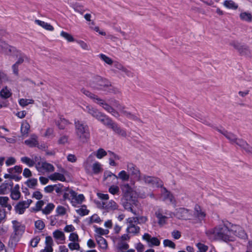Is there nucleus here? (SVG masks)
I'll use <instances>...</instances> for the list:
<instances>
[{"label": "nucleus", "mask_w": 252, "mask_h": 252, "mask_svg": "<svg viewBox=\"0 0 252 252\" xmlns=\"http://www.w3.org/2000/svg\"><path fill=\"white\" fill-rule=\"evenodd\" d=\"M232 223L228 221H222L221 223L216 226L214 228L206 231L207 235L214 240H221L224 242L234 241L231 231Z\"/></svg>", "instance_id": "nucleus-1"}, {"label": "nucleus", "mask_w": 252, "mask_h": 252, "mask_svg": "<svg viewBox=\"0 0 252 252\" xmlns=\"http://www.w3.org/2000/svg\"><path fill=\"white\" fill-rule=\"evenodd\" d=\"M90 86L94 89L106 91L110 93L117 94L118 90L112 86L107 79L100 76H94L90 82Z\"/></svg>", "instance_id": "nucleus-2"}, {"label": "nucleus", "mask_w": 252, "mask_h": 252, "mask_svg": "<svg viewBox=\"0 0 252 252\" xmlns=\"http://www.w3.org/2000/svg\"><path fill=\"white\" fill-rule=\"evenodd\" d=\"M75 133L79 140L83 143L88 141L90 138V131L88 126L82 121L75 120Z\"/></svg>", "instance_id": "nucleus-3"}, {"label": "nucleus", "mask_w": 252, "mask_h": 252, "mask_svg": "<svg viewBox=\"0 0 252 252\" xmlns=\"http://www.w3.org/2000/svg\"><path fill=\"white\" fill-rule=\"evenodd\" d=\"M83 109L85 112L90 114L107 127L109 126L113 121L109 117L91 106H86Z\"/></svg>", "instance_id": "nucleus-4"}, {"label": "nucleus", "mask_w": 252, "mask_h": 252, "mask_svg": "<svg viewBox=\"0 0 252 252\" xmlns=\"http://www.w3.org/2000/svg\"><path fill=\"white\" fill-rule=\"evenodd\" d=\"M141 180H143L145 184L153 187L162 188L163 186L162 181L159 178L155 177L144 175L141 177Z\"/></svg>", "instance_id": "nucleus-5"}, {"label": "nucleus", "mask_w": 252, "mask_h": 252, "mask_svg": "<svg viewBox=\"0 0 252 252\" xmlns=\"http://www.w3.org/2000/svg\"><path fill=\"white\" fill-rule=\"evenodd\" d=\"M13 224V233L11 236L10 239L12 241H15V237L18 235H22L25 231V226L20 224L17 220H14L12 221Z\"/></svg>", "instance_id": "nucleus-6"}, {"label": "nucleus", "mask_w": 252, "mask_h": 252, "mask_svg": "<svg viewBox=\"0 0 252 252\" xmlns=\"http://www.w3.org/2000/svg\"><path fill=\"white\" fill-rule=\"evenodd\" d=\"M122 115L128 119L142 123V120L138 118L135 114L125 110V107L118 103L116 105Z\"/></svg>", "instance_id": "nucleus-7"}, {"label": "nucleus", "mask_w": 252, "mask_h": 252, "mask_svg": "<svg viewBox=\"0 0 252 252\" xmlns=\"http://www.w3.org/2000/svg\"><path fill=\"white\" fill-rule=\"evenodd\" d=\"M174 216L178 219L188 220L191 216L189 210L185 208H179L176 210Z\"/></svg>", "instance_id": "nucleus-8"}, {"label": "nucleus", "mask_w": 252, "mask_h": 252, "mask_svg": "<svg viewBox=\"0 0 252 252\" xmlns=\"http://www.w3.org/2000/svg\"><path fill=\"white\" fill-rule=\"evenodd\" d=\"M231 231L233 236V235H235L243 239H245L247 238V235L245 230L239 225L232 224Z\"/></svg>", "instance_id": "nucleus-9"}, {"label": "nucleus", "mask_w": 252, "mask_h": 252, "mask_svg": "<svg viewBox=\"0 0 252 252\" xmlns=\"http://www.w3.org/2000/svg\"><path fill=\"white\" fill-rule=\"evenodd\" d=\"M127 169L129 172L132 176H133L134 178L137 179V180H141L140 171L139 169L132 163H128L127 164Z\"/></svg>", "instance_id": "nucleus-10"}, {"label": "nucleus", "mask_w": 252, "mask_h": 252, "mask_svg": "<svg viewBox=\"0 0 252 252\" xmlns=\"http://www.w3.org/2000/svg\"><path fill=\"white\" fill-rule=\"evenodd\" d=\"M143 239L146 240L149 247L153 246H158L160 245V241L157 237H151L148 233H145L143 236Z\"/></svg>", "instance_id": "nucleus-11"}, {"label": "nucleus", "mask_w": 252, "mask_h": 252, "mask_svg": "<svg viewBox=\"0 0 252 252\" xmlns=\"http://www.w3.org/2000/svg\"><path fill=\"white\" fill-rule=\"evenodd\" d=\"M0 51L6 54H9L14 53L16 51V48L8 45L5 41L0 39Z\"/></svg>", "instance_id": "nucleus-12"}, {"label": "nucleus", "mask_w": 252, "mask_h": 252, "mask_svg": "<svg viewBox=\"0 0 252 252\" xmlns=\"http://www.w3.org/2000/svg\"><path fill=\"white\" fill-rule=\"evenodd\" d=\"M235 143L244 149L246 152L252 154V147L250 146L244 140L237 138Z\"/></svg>", "instance_id": "nucleus-13"}, {"label": "nucleus", "mask_w": 252, "mask_h": 252, "mask_svg": "<svg viewBox=\"0 0 252 252\" xmlns=\"http://www.w3.org/2000/svg\"><path fill=\"white\" fill-rule=\"evenodd\" d=\"M108 127L111 128L116 133L123 137H126V131L122 129L117 123H115L113 121L109 126Z\"/></svg>", "instance_id": "nucleus-14"}, {"label": "nucleus", "mask_w": 252, "mask_h": 252, "mask_svg": "<svg viewBox=\"0 0 252 252\" xmlns=\"http://www.w3.org/2000/svg\"><path fill=\"white\" fill-rule=\"evenodd\" d=\"M117 179V176L109 171H105L103 175V181H106V184L109 185L111 183H115Z\"/></svg>", "instance_id": "nucleus-15"}, {"label": "nucleus", "mask_w": 252, "mask_h": 252, "mask_svg": "<svg viewBox=\"0 0 252 252\" xmlns=\"http://www.w3.org/2000/svg\"><path fill=\"white\" fill-rule=\"evenodd\" d=\"M163 191L161 195L164 201H169L170 203H174L175 202L173 195L168 191L165 188L163 187Z\"/></svg>", "instance_id": "nucleus-16"}, {"label": "nucleus", "mask_w": 252, "mask_h": 252, "mask_svg": "<svg viewBox=\"0 0 252 252\" xmlns=\"http://www.w3.org/2000/svg\"><path fill=\"white\" fill-rule=\"evenodd\" d=\"M217 130L219 132L222 134L230 141L231 143H235L237 138V136L236 135L232 133V132H228L225 129H223L222 130L219 128H217Z\"/></svg>", "instance_id": "nucleus-17"}, {"label": "nucleus", "mask_w": 252, "mask_h": 252, "mask_svg": "<svg viewBox=\"0 0 252 252\" xmlns=\"http://www.w3.org/2000/svg\"><path fill=\"white\" fill-rule=\"evenodd\" d=\"M124 198H132V189L128 184L122 185L121 187Z\"/></svg>", "instance_id": "nucleus-18"}, {"label": "nucleus", "mask_w": 252, "mask_h": 252, "mask_svg": "<svg viewBox=\"0 0 252 252\" xmlns=\"http://www.w3.org/2000/svg\"><path fill=\"white\" fill-rule=\"evenodd\" d=\"M118 205L113 200H111L108 203L102 202V208L107 211L115 210L118 209Z\"/></svg>", "instance_id": "nucleus-19"}, {"label": "nucleus", "mask_w": 252, "mask_h": 252, "mask_svg": "<svg viewBox=\"0 0 252 252\" xmlns=\"http://www.w3.org/2000/svg\"><path fill=\"white\" fill-rule=\"evenodd\" d=\"M155 215L158 219V223L160 225H162L166 223V220L168 217L162 215V210L158 209L156 212Z\"/></svg>", "instance_id": "nucleus-20"}, {"label": "nucleus", "mask_w": 252, "mask_h": 252, "mask_svg": "<svg viewBox=\"0 0 252 252\" xmlns=\"http://www.w3.org/2000/svg\"><path fill=\"white\" fill-rule=\"evenodd\" d=\"M72 196V203L74 205L75 203L80 204L84 200L85 197L82 194H80L77 195V193L75 191H71Z\"/></svg>", "instance_id": "nucleus-21"}, {"label": "nucleus", "mask_w": 252, "mask_h": 252, "mask_svg": "<svg viewBox=\"0 0 252 252\" xmlns=\"http://www.w3.org/2000/svg\"><path fill=\"white\" fill-rule=\"evenodd\" d=\"M27 208H28L23 201L19 202L15 206V212L19 215L24 214Z\"/></svg>", "instance_id": "nucleus-22"}, {"label": "nucleus", "mask_w": 252, "mask_h": 252, "mask_svg": "<svg viewBox=\"0 0 252 252\" xmlns=\"http://www.w3.org/2000/svg\"><path fill=\"white\" fill-rule=\"evenodd\" d=\"M12 54L16 56L17 57H19L17 61L15 63L16 64L19 65L22 63L25 60L28 59L27 57L24 54L21 53L16 49V51H15V52Z\"/></svg>", "instance_id": "nucleus-23"}, {"label": "nucleus", "mask_w": 252, "mask_h": 252, "mask_svg": "<svg viewBox=\"0 0 252 252\" xmlns=\"http://www.w3.org/2000/svg\"><path fill=\"white\" fill-rule=\"evenodd\" d=\"M37 138V136L33 134L30 139L25 141V144L30 147H36L38 145Z\"/></svg>", "instance_id": "nucleus-24"}, {"label": "nucleus", "mask_w": 252, "mask_h": 252, "mask_svg": "<svg viewBox=\"0 0 252 252\" xmlns=\"http://www.w3.org/2000/svg\"><path fill=\"white\" fill-rule=\"evenodd\" d=\"M49 178L52 181L59 180L62 182L65 181L64 176L63 174L58 172H55L54 173L50 175L49 176Z\"/></svg>", "instance_id": "nucleus-25"}, {"label": "nucleus", "mask_w": 252, "mask_h": 252, "mask_svg": "<svg viewBox=\"0 0 252 252\" xmlns=\"http://www.w3.org/2000/svg\"><path fill=\"white\" fill-rule=\"evenodd\" d=\"M56 125L60 129H64L66 126L68 125L69 122L64 118H61L60 120L55 121Z\"/></svg>", "instance_id": "nucleus-26"}, {"label": "nucleus", "mask_w": 252, "mask_h": 252, "mask_svg": "<svg viewBox=\"0 0 252 252\" xmlns=\"http://www.w3.org/2000/svg\"><path fill=\"white\" fill-rule=\"evenodd\" d=\"M35 23L38 24V25L40 26L44 29H46V30L50 31H53L54 30V28L52 25L44 21L39 20H35Z\"/></svg>", "instance_id": "nucleus-27"}, {"label": "nucleus", "mask_w": 252, "mask_h": 252, "mask_svg": "<svg viewBox=\"0 0 252 252\" xmlns=\"http://www.w3.org/2000/svg\"><path fill=\"white\" fill-rule=\"evenodd\" d=\"M96 240L97 244L103 249H106L107 248V243L106 240L101 236H96Z\"/></svg>", "instance_id": "nucleus-28"}, {"label": "nucleus", "mask_w": 252, "mask_h": 252, "mask_svg": "<svg viewBox=\"0 0 252 252\" xmlns=\"http://www.w3.org/2000/svg\"><path fill=\"white\" fill-rule=\"evenodd\" d=\"M195 215L196 217L199 219H203L205 218L206 214L201 209L200 206L196 205L194 207Z\"/></svg>", "instance_id": "nucleus-29"}, {"label": "nucleus", "mask_w": 252, "mask_h": 252, "mask_svg": "<svg viewBox=\"0 0 252 252\" xmlns=\"http://www.w3.org/2000/svg\"><path fill=\"white\" fill-rule=\"evenodd\" d=\"M96 103L101 106L108 113L110 110H112V107L109 105L108 104L106 103L104 100L101 99L100 98L97 99V101H96Z\"/></svg>", "instance_id": "nucleus-30"}, {"label": "nucleus", "mask_w": 252, "mask_h": 252, "mask_svg": "<svg viewBox=\"0 0 252 252\" xmlns=\"http://www.w3.org/2000/svg\"><path fill=\"white\" fill-rule=\"evenodd\" d=\"M40 168H41L47 172H53L55 170V168L52 164L46 162H42L41 166Z\"/></svg>", "instance_id": "nucleus-31"}, {"label": "nucleus", "mask_w": 252, "mask_h": 252, "mask_svg": "<svg viewBox=\"0 0 252 252\" xmlns=\"http://www.w3.org/2000/svg\"><path fill=\"white\" fill-rule=\"evenodd\" d=\"M81 92L83 93L84 94H85L86 96L89 97L92 99H93L95 103H96V101H97V99L99 98V97H98L96 95L92 93L91 92H89L88 90H86L85 89H82L81 90Z\"/></svg>", "instance_id": "nucleus-32"}, {"label": "nucleus", "mask_w": 252, "mask_h": 252, "mask_svg": "<svg viewBox=\"0 0 252 252\" xmlns=\"http://www.w3.org/2000/svg\"><path fill=\"white\" fill-rule=\"evenodd\" d=\"M21 161L22 163L27 164L29 167H32L35 164V161L33 159L27 157H23L21 158Z\"/></svg>", "instance_id": "nucleus-33"}, {"label": "nucleus", "mask_w": 252, "mask_h": 252, "mask_svg": "<svg viewBox=\"0 0 252 252\" xmlns=\"http://www.w3.org/2000/svg\"><path fill=\"white\" fill-rule=\"evenodd\" d=\"M126 231L128 233L134 234H138L140 231V227L136 226L135 224H131V225H128L126 229Z\"/></svg>", "instance_id": "nucleus-34"}, {"label": "nucleus", "mask_w": 252, "mask_h": 252, "mask_svg": "<svg viewBox=\"0 0 252 252\" xmlns=\"http://www.w3.org/2000/svg\"><path fill=\"white\" fill-rule=\"evenodd\" d=\"M30 125L28 123L22 124L21 127V132L23 136H27L30 129Z\"/></svg>", "instance_id": "nucleus-35"}, {"label": "nucleus", "mask_w": 252, "mask_h": 252, "mask_svg": "<svg viewBox=\"0 0 252 252\" xmlns=\"http://www.w3.org/2000/svg\"><path fill=\"white\" fill-rule=\"evenodd\" d=\"M241 20L250 22L252 21V16L251 13L247 12H242L240 14Z\"/></svg>", "instance_id": "nucleus-36"}, {"label": "nucleus", "mask_w": 252, "mask_h": 252, "mask_svg": "<svg viewBox=\"0 0 252 252\" xmlns=\"http://www.w3.org/2000/svg\"><path fill=\"white\" fill-rule=\"evenodd\" d=\"M55 205L53 203H48L46 206L42 210V213L45 215H49L52 212V211L54 209Z\"/></svg>", "instance_id": "nucleus-37"}, {"label": "nucleus", "mask_w": 252, "mask_h": 252, "mask_svg": "<svg viewBox=\"0 0 252 252\" xmlns=\"http://www.w3.org/2000/svg\"><path fill=\"white\" fill-rule=\"evenodd\" d=\"M53 236L57 240H65V236L64 233L59 230H55L53 233Z\"/></svg>", "instance_id": "nucleus-38"}, {"label": "nucleus", "mask_w": 252, "mask_h": 252, "mask_svg": "<svg viewBox=\"0 0 252 252\" xmlns=\"http://www.w3.org/2000/svg\"><path fill=\"white\" fill-rule=\"evenodd\" d=\"M0 95L2 98H7L11 96V93L7 87H5L0 91Z\"/></svg>", "instance_id": "nucleus-39"}, {"label": "nucleus", "mask_w": 252, "mask_h": 252, "mask_svg": "<svg viewBox=\"0 0 252 252\" xmlns=\"http://www.w3.org/2000/svg\"><path fill=\"white\" fill-rule=\"evenodd\" d=\"M119 178L123 181H127L129 179V175L125 170H122L119 172L117 176V179Z\"/></svg>", "instance_id": "nucleus-40"}, {"label": "nucleus", "mask_w": 252, "mask_h": 252, "mask_svg": "<svg viewBox=\"0 0 252 252\" xmlns=\"http://www.w3.org/2000/svg\"><path fill=\"white\" fill-rule=\"evenodd\" d=\"M25 184L27 186L31 189H34L35 187L37 184V180L35 178H32L28 180Z\"/></svg>", "instance_id": "nucleus-41"}, {"label": "nucleus", "mask_w": 252, "mask_h": 252, "mask_svg": "<svg viewBox=\"0 0 252 252\" xmlns=\"http://www.w3.org/2000/svg\"><path fill=\"white\" fill-rule=\"evenodd\" d=\"M224 5L228 8L233 9H236L238 8V5L232 0H225Z\"/></svg>", "instance_id": "nucleus-42"}, {"label": "nucleus", "mask_w": 252, "mask_h": 252, "mask_svg": "<svg viewBox=\"0 0 252 252\" xmlns=\"http://www.w3.org/2000/svg\"><path fill=\"white\" fill-rule=\"evenodd\" d=\"M131 200H133L132 199V198H123L122 199V205L126 210L129 209L130 206L132 205L131 203L130 202Z\"/></svg>", "instance_id": "nucleus-43"}, {"label": "nucleus", "mask_w": 252, "mask_h": 252, "mask_svg": "<svg viewBox=\"0 0 252 252\" xmlns=\"http://www.w3.org/2000/svg\"><path fill=\"white\" fill-rule=\"evenodd\" d=\"M34 103V100L32 99H24L21 98L19 100V104L22 106L25 107L27 106L30 104H33Z\"/></svg>", "instance_id": "nucleus-44"}, {"label": "nucleus", "mask_w": 252, "mask_h": 252, "mask_svg": "<svg viewBox=\"0 0 252 252\" xmlns=\"http://www.w3.org/2000/svg\"><path fill=\"white\" fill-rule=\"evenodd\" d=\"M92 169L94 173L95 174H98L102 170L101 167V164L98 162H96L93 164Z\"/></svg>", "instance_id": "nucleus-45"}, {"label": "nucleus", "mask_w": 252, "mask_h": 252, "mask_svg": "<svg viewBox=\"0 0 252 252\" xmlns=\"http://www.w3.org/2000/svg\"><path fill=\"white\" fill-rule=\"evenodd\" d=\"M107 154V153L103 149L99 148L96 151L95 156L97 158L100 159L106 156Z\"/></svg>", "instance_id": "nucleus-46"}, {"label": "nucleus", "mask_w": 252, "mask_h": 252, "mask_svg": "<svg viewBox=\"0 0 252 252\" xmlns=\"http://www.w3.org/2000/svg\"><path fill=\"white\" fill-rule=\"evenodd\" d=\"M10 197L13 200H18L21 197V193L20 191L11 190Z\"/></svg>", "instance_id": "nucleus-47"}, {"label": "nucleus", "mask_w": 252, "mask_h": 252, "mask_svg": "<svg viewBox=\"0 0 252 252\" xmlns=\"http://www.w3.org/2000/svg\"><path fill=\"white\" fill-rule=\"evenodd\" d=\"M61 35L66 39L68 42H72L74 41L73 37L70 34L64 31L61 32Z\"/></svg>", "instance_id": "nucleus-48"}, {"label": "nucleus", "mask_w": 252, "mask_h": 252, "mask_svg": "<svg viewBox=\"0 0 252 252\" xmlns=\"http://www.w3.org/2000/svg\"><path fill=\"white\" fill-rule=\"evenodd\" d=\"M238 51L241 55H247L250 53L249 50L246 45H241L240 50H238Z\"/></svg>", "instance_id": "nucleus-49"}, {"label": "nucleus", "mask_w": 252, "mask_h": 252, "mask_svg": "<svg viewBox=\"0 0 252 252\" xmlns=\"http://www.w3.org/2000/svg\"><path fill=\"white\" fill-rule=\"evenodd\" d=\"M73 7L76 12H78L81 14H83L85 11V9L84 8V7L82 5L77 3L75 4Z\"/></svg>", "instance_id": "nucleus-50"}, {"label": "nucleus", "mask_w": 252, "mask_h": 252, "mask_svg": "<svg viewBox=\"0 0 252 252\" xmlns=\"http://www.w3.org/2000/svg\"><path fill=\"white\" fill-rule=\"evenodd\" d=\"M99 57L100 59L103 61L105 63H107L108 64H112L113 63V61L112 60L106 56L104 54H101L99 55Z\"/></svg>", "instance_id": "nucleus-51"}, {"label": "nucleus", "mask_w": 252, "mask_h": 252, "mask_svg": "<svg viewBox=\"0 0 252 252\" xmlns=\"http://www.w3.org/2000/svg\"><path fill=\"white\" fill-rule=\"evenodd\" d=\"M163 245L165 247H169L172 249H175L176 245L174 242L169 239H165L163 242Z\"/></svg>", "instance_id": "nucleus-52"}, {"label": "nucleus", "mask_w": 252, "mask_h": 252, "mask_svg": "<svg viewBox=\"0 0 252 252\" xmlns=\"http://www.w3.org/2000/svg\"><path fill=\"white\" fill-rule=\"evenodd\" d=\"M34 225L36 228L40 230H43L45 227V224L42 220H37L35 221Z\"/></svg>", "instance_id": "nucleus-53"}, {"label": "nucleus", "mask_w": 252, "mask_h": 252, "mask_svg": "<svg viewBox=\"0 0 252 252\" xmlns=\"http://www.w3.org/2000/svg\"><path fill=\"white\" fill-rule=\"evenodd\" d=\"M119 190V188L117 186L112 185L109 188V192L113 195L118 194Z\"/></svg>", "instance_id": "nucleus-54"}, {"label": "nucleus", "mask_w": 252, "mask_h": 252, "mask_svg": "<svg viewBox=\"0 0 252 252\" xmlns=\"http://www.w3.org/2000/svg\"><path fill=\"white\" fill-rule=\"evenodd\" d=\"M9 198L7 196H0V205L4 208L8 203Z\"/></svg>", "instance_id": "nucleus-55"}, {"label": "nucleus", "mask_w": 252, "mask_h": 252, "mask_svg": "<svg viewBox=\"0 0 252 252\" xmlns=\"http://www.w3.org/2000/svg\"><path fill=\"white\" fill-rule=\"evenodd\" d=\"M44 202L43 200L38 201L35 204V208H33V210L35 212H38L41 210L42 206H43Z\"/></svg>", "instance_id": "nucleus-56"}, {"label": "nucleus", "mask_w": 252, "mask_h": 252, "mask_svg": "<svg viewBox=\"0 0 252 252\" xmlns=\"http://www.w3.org/2000/svg\"><path fill=\"white\" fill-rule=\"evenodd\" d=\"M100 221V218L96 214H94L90 218L89 223H92L93 222L99 223Z\"/></svg>", "instance_id": "nucleus-57"}, {"label": "nucleus", "mask_w": 252, "mask_h": 252, "mask_svg": "<svg viewBox=\"0 0 252 252\" xmlns=\"http://www.w3.org/2000/svg\"><path fill=\"white\" fill-rule=\"evenodd\" d=\"M56 212L58 215H64L66 213L65 209L62 206H59L56 209Z\"/></svg>", "instance_id": "nucleus-58"}, {"label": "nucleus", "mask_w": 252, "mask_h": 252, "mask_svg": "<svg viewBox=\"0 0 252 252\" xmlns=\"http://www.w3.org/2000/svg\"><path fill=\"white\" fill-rule=\"evenodd\" d=\"M54 186H55L54 190H55L56 192L60 195L63 192V186L62 184H55Z\"/></svg>", "instance_id": "nucleus-59"}, {"label": "nucleus", "mask_w": 252, "mask_h": 252, "mask_svg": "<svg viewBox=\"0 0 252 252\" xmlns=\"http://www.w3.org/2000/svg\"><path fill=\"white\" fill-rule=\"evenodd\" d=\"M6 216L5 210L4 209L0 208V223L5 221Z\"/></svg>", "instance_id": "nucleus-60"}, {"label": "nucleus", "mask_w": 252, "mask_h": 252, "mask_svg": "<svg viewBox=\"0 0 252 252\" xmlns=\"http://www.w3.org/2000/svg\"><path fill=\"white\" fill-rule=\"evenodd\" d=\"M40 238L38 236H36L31 241V246L32 247H36L40 241Z\"/></svg>", "instance_id": "nucleus-61"}, {"label": "nucleus", "mask_w": 252, "mask_h": 252, "mask_svg": "<svg viewBox=\"0 0 252 252\" xmlns=\"http://www.w3.org/2000/svg\"><path fill=\"white\" fill-rule=\"evenodd\" d=\"M68 247L72 251L74 250H79L80 249L79 244L77 243H70L68 244Z\"/></svg>", "instance_id": "nucleus-62"}, {"label": "nucleus", "mask_w": 252, "mask_h": 252, "mask_svg": "<svg viewBox=\"0 0 252 252\" xmlns=\"http://www.w3.org/2000/svg\"><path fill=\"white\" fill-rule=\"evenodd\" d=\"M77 213L81 216L87 215L89 214V211L86 209L80 208L76 210Z\"/></svg>", "instance_id": "nucleus-63"}, {"label": "nucleus", "mask_w": 252, "mask_h": 252, "mask_svg": "<svg viewBox=\"0 0 252 252\" xmlns=\"http://www.w3.org/2000/svg\"><path fill=\"white\" fill-rule=\"evenodd\" d=\"M16 159L13 157L8 158L5 161V164L7 166L13 165L16 163Z\"/></svg>", "instance_id": "nucleus-64"}]
</instances>
